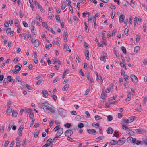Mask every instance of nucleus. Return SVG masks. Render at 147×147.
<instances>
[{"label":"nucleus","instance_id":"f257e3e1","mask_svg":"<svg viewBox=\"0 0 147 147\" xmlns=\"http://www.w3.org/2000/svg\"><path fill=\"white\" fill-rule=\"evenodd\" d=\"M135 131L136 132L140 134L144 133L146 132V130L144 129L140 128L138 129H136Z\"/></svg>","mask_w":147,"mask_h":147},{"label":"nucleus","instance_id":"f03ea898","mask_svg":"<svg viewBox=\"0 0 147 147\" xmlns=\"http://www.w3.org/2000/svg\"><path fill=\"white\" fill-rule=\"evenodd\" d=\"M32 42L33 43L34 46L36 47H38L39 45V41L38 39H36L34 41L32 39L31 40Z\"/></svg>","mask_w":147,"mask_h":147},{"label":"nucleus","instance_id":"7ed1b4c3","mask_svg":"<svg viewBox=\"0 0 147 147\" xmlns=\"http://www.w3.org/2000/svg\"><path fill=\"white\" fill-rule=\"evenodd\" d=\"M73 134L72 131L70 129H69L66 130L65 133V135L67 137H69L71 136Z\"/></svg>","mask_w":147,"mask_h":147},{"label":"nucleus","instance_id":"20e7f679","mask_svg":"<svg viewBox=\"0 0 147 147\" xmlns=\"http://www.w3.org/2000/svg\"><path fill=\"white\" fill-rule=\"evenodd\" d=\"M133 82H135V83H137L138 81V79L137 77L134 75H131L130 76Z\"/></svg>","mask_w":147,"mask_h":147},{"label":"nucleus","instance_id":"39448f33","mask_svg":"<svg viewBox=\"0 0 147 147\" xmlns=\"http://www.w3.org/2000/svg\"><path fill=\"white\" fill-rule=\"evenodd\" d=\"M63 128H61L56 133L55 135V138H58L63 132Z\"/></svg>","mask_w":147,"mask_h":147},{"label":"nucleus","instance_id":"423d86ee","mask_svg":"<svg viewBox=\"0 0 147 147\" xmlns=\"http://www.w3.org/2000/svg\"><path fill=\"white\" fill-rule=\"evenodd\" d=\"M136 140V139L135 138H132V141L133 143L137 145L140 144L141 143V141L139 140Z\"/></svg>","mask_w":147,"mask_h":147},{"label":"nucleus","instance_id":"0eeeda50","mask_svg":"<svg viewBox=\"0 0 147 147\" xmlns=\"http://www.w3.org/2000/svg\"><path fill=\"white\" fill-rule=\"evenodd\" d=\"M87 131L88 133L90 134H94V135H95L96 134V131L94 129H87Z\"/></svg>","mask_w":147,"mask_h":147},{"label":"nucleus","instance_id":"6e6552de","mask_svg":"<svg viewBox=\"0 0 147 147\" xmlns=\"http://www.w3.org/2000/svg\"><path fill=\"white\" fill-rule=\"evenodd\" d=\"M46 104V102L45 101L44 103H42V101H41L40 103H39V104L38 105V107L39 108H43L44 106V104Z\"/></svg>","mask_w":147,"mask_h":147},{"label":"nucleus","instance_id":"1a4fd4ad","mask_svg":"<svg viewBox=\"0 0 147 147\" xmlns=\"http://www.w3.org/2000/svg\"><path fill=\"white\" fill-rule=\"evenodd\" d=\"M107 132L109 134H111L113 131V130L111 127H108L107 130Z\"/></svg>","mask_w":147,"mask_h":147},{"label":"nucleus","instance_id":"9d476101","mask_svg":"<svg viewBox=\"0 0 147 147\" xmlns=\"http://www.w3.org/2000/svg\"><path fill=\"white\" fill-rule=\"evenodd\" d=\"M23 127H22L21 126H20L18 130V133L19 134L20 136H22V134H21V132L23 130Z\"/></svg>","mask_w":147,"mask_h":147},{"label":"nucleus","instance_id":"9b49d317","mask_svg":"<svg viewBox=\"0 0 147 147\" xmlns=\"http://www.w3.org/2000/svg\"><path fill=\"white\" fill-rule=\"evenodd\" d=\"M125 140H119L117 141V144L119 145H121L125 142Z\"/></svg>","mask_w":147,"mask_h":147},{"label":"nucleus","instance_id":"f8f14e48","mask_svg":"<svg viewBox=\"0 0 147 147\" xmlns=\"http://www.w3.org/2000/svg\"><path fill=\"white\" fill-rule=\"evenodd\" d=\"M125 16L124 15H120L119 17V22L120 23L122 22L124 20Z\"/></svg>","mask_w":147,"mask_h":147},{"label":"nucleus","instance_id":"ddd939ff","mask_svg":"<svg viewBox=\"0 0 147 147\" xmlns=\"http://www.w3.org/2000/svg\"><path fill=\"white\" fill-rule=\"evenodd\" d=\"M47 110H49L50 112L53 113H54L55 111L53 109V107L51 105H50V107L49 108H47Z\"/></svg>","mask_w":147,"mask_h":147},{"label":"nucleus","instance_id":"4468645a","mask_svg":"<svg viewBox=\"0 0 147 147\" xmlns=\"http://www.w3.org/2000/svg\"><path fill=\"white\" fill-rule=\"evenodd\" d=\"M19 68H18V69H15V71H14V72L13 73V74H18V73L19 71L21 69V67H22V65H19Z\"/></svg>","mask_w":147,"mask_h":147},{"label":"nucleus","instance_id":"2eb2a0df","mask_svg":"<svg viewBox=\"0 0 147 147\" xmlns=\"http://www.w3.org/2000/svg\"><path fill=\"white\" fill-rule=\"evenodd\" d=\"M42 92L43 95L45 97H47L48 96V92L46 90H43L42 91Z\"/></svg>","mask_w":147,"mask_h":147},{"label":"nucleus","instance_id":"dca6fc26","mask_svg":"<svg viewBox=\"0 0 147 147\" xmlns=\"http://www.w3.org/2000/svg\"><path fill=\"white\" fill-rule=\"evenodd\" d=\"M69 85L68 84H66L65 86L62 89L63 91H67V90L69 87Z\"/></svg>","mask_w":147,"mask_h":147},{"label":"nucleus","instance_id":"f3484780","mask_svg":"<svg viewBox=\"0 0 147 147\" xmlns=\"http://www.w3.org/2000/svg\"><path fill=\"white\" fill-rule=\"evenodd\" d=\"M52 140L51 138H49L46 141V145H47V146L50 145V144L51 141H52Z\"/></svg>","mask_w":147,"mask_h":147},{"label":"nucleus","instance_id":"a211bd4d","mask_svg":"<svg viewBox=\"0 0 147 147\" xmlns=\"http://www.w3.org/2000/svg\"><path fill=\"white\" fill-rule=\"evenodd\" d=\"M35 5L36 7L40 9L41 10H43V9L42 7L40 5L38 2H36V3H35Z\"/></svg>","mask_w":147,"mask_h":147},{"label":"nucleus","instance_id":"6ab92c4d","mask_svg":"<svg viewBox=\"0 0 147 147\" xmlns=\"http://www.w3.org/2000/svg\"><path fill=\"white\" fill-rule=\"evenodd\" d=\"M86 54H85V56H86V58L87 60H88L89 58V51L88 50H85Z\"/></svg>","mask_w":147,"mask_h":147},{"label":"nucleus","instance_id":"aec40b11","mask_svg":"<svg viewBox=\"0 0 147 147\" xmlns=\"http://www.w3.org/2000/svg\"><path fill=\"white\" fill-rule=\"evenodd\" d=\"M60 126L57 125L53 129V131H56L59 130H60Z\"/></svg>","mask_w":147,"mask_h":147},{"label":"nucleus","instance_id":"412c9836","mask_svg":"<svg viewBox=\"0 0 147 147\" xmlns=\"http://www.w3.org/2000/svg\"><path fill=\"white\" fill-rule=\"evenodd\" d=\"M68 37V34L67 32H65L64 35L63 36V38L64 40H67V38Z\"/></svg>","mask_w":147,"mask_h":147},{"label":"nucleus","instance_id":"4be33fe9","mask_svg":"<svg viewBox=\"0 0 147 147\" xmlns=\"http://www.w3.org/2000/svg\"><path fill=\"white\" fill-rule=\"evenodd\" d=\"M82 39L83 38L82 36L81 35H79L78 38V40L80 43H81V42H82Z\"/></svg>","mask_w":147,"mask_h":147},{"label":"nucleus","instance_id":"5701e85b","mask_svg":"<svg viewBox=\"0 0 147 147\" xmlns=\"http://www.w3.org/2000/svg\"><path fill=\"white\" fill-rule=\"evenodd\" d=\"M117 142L116 140H113L110 142V144L111 145H115L117 144Z\"/></svg>","mask_w":147,"mask_h":147},{"label":"nucleus","instance_id":"b1692460","mask_svg":"<svg viewBox=\"0 0 147 147\" xmlns=\"http://www.w3.org/2000/svg\"><path fill=\"white\" fill-rule=\"evenodd\" d=\"M121 50L123 51V53L124 54H126V51L125 48L124 47L122 46L121 47Z\"/></svg>","mask_w":147,"mask_h":147},{"label":"nucleus","instance_id":"393cba45","mask_svg":"<svg viewBox=\"0 0 147 147\" xmlns=\"http://www.w3.org/2000/svg\"><path fill=\"white\" fill-rule=\"evenodd\" d=\"M24 111L26 113H30L31 112H32V110L31 109H24Z\"/></svg>","mask_w":147,"mask_h":147},{"label":"nucleus","instance_id":"a878e982","mask_svg":"<svg viewBox=\"0 0 147 147\" xmlns=\"http://www.w3.org/2000/svg\"><path fill=\"white\" fill-rule=\"evenodd\" d=\"M101 43L102 44V45L103 44L105 46H107V41H106L104 38L103 39V41H101Z\"/></svg>","mask_w":147,"mask_h":147},{"label":"nucleus","instance_id":"bb28decb","mask_svg":"<svg viewBox=\"0 0 147 147\" xmlns=\"http://www.w3.org/2000/svg\"><path fill=\"white\" fill-rule=\"evenodd\" d=\"M140 47L139 46H136L134 49V52H136V53H137Z\"/></svg>","mask_w":147,"mask_h":147},{"label":"nucleus","instance_id":"cd10ccee","mask_svg":"<svg viewBox=\"0 0 147 147\" xmlns=\"http://www.w3.org/2000/svg\"><path fill=\"white\" fill-rule=\"evenodd\" d=\"M95 118L96 120H100L102 119V117L98 115H96L95 116Z\"/></svg>","mask_w":147,"mask_h":147},{"label":"nucleus","instance_id":"c85d7f7f","mask_svg":"<svg viewBox=\"0 0 147 147\" xmlns=\"http://www.w3.org/2000/svg\"><path fill=\"white\" fill-rule=\"evenodd\" d=\"M107 119L108 121H111L113 119V117L111 115H109L107 117Z\"/></svg>","mask_w":147,"mask_h":147},{"label":"nucleus","instance_id":"c756f323","mask_svg":"<svg viewBox=\"0 0 147 147\" xmlns=\"http://www.w3.org/2000/svg\"><path fill=\"white\" fill-rule=\"evenodd\" d=\"M81 119V117L79 115H77L75 118V120L77 121Z\"/></svg>","mask_w":147,"mask_h":147},{"label":"nucleus","instance_id":"7c9ffc66","mask_svg":"<svg viewBox=\"0 0 147 147\" xmlns=\"http://www.w3.org/2000/svg\"><path fill=\"white\" fill-rule=\"evenodd\" d=\"M12 114L13 116L16 117L17 116V113L16 111L13 110L12 112Z\"/></svg>","mask_w":147,"mask_h":147},{"label":"nucleus","instance_id":"2f4dec72","mask_svg":"<svg viewBox=\"0 0 147 147\" xmlns=\"http://www.w3.org/2000/svg\"><path fill=\"white\" fill-rule=\"evenodd\" d=\"M84 127V124L82 123H80L78 125V128H82Z\"/></svg>","mask_w":147,"mask_h":147},{"label":"nucleus","instance_id":"473e14b6","mask_svg":"<svg viewBox=\"0 0 147 147\" xmlns=\"http://www.w3.org/2000/svg\"><path fill=\"white\" fill-rule=\"evenodd\" d=\"M122 128L123 129H125L126 130H129V129L126 126V125H122Z\"/></svg>","mask_w":147,"mask_h":147},{"label":"nucleus","instance_id":"72a5a7b5","mask_svg":"<svg viewBox=\"0 0 147 147\" xmlns=\"http://www.w3.org/2000/svg\"><path fill=\"white\" fill-rule=\"evenodd\" d=\"M123 125H124L125 124H127L129 121V120L128 119H125L123 121Z\"/></svg>","mask_w":147,"mask_h":147},{"label":"nucleus","instance_id":"f704fd0d","mask_svg":"<svg viewBox=\"0 0 147 147\" xmlns=\"http://www.w3.org/2000/svg\"><path fill=\"white\" fill-rule=\"evenodd\" d=\"M136 42H139L140 40V38L139 36L138 35H136Z\"/></svg>","mask_w":147,"mask_h":147},{"label":"nucleus","instance_id":"c9c22d12","mask_svg":"<svg viewBox=\"0 0 147 147\" xmlns=\"http://www.w3.org/2000/svg\"><path fill=\"white\" fill-rule=\"evenodd\" d=\"M100 59L101 61H103L105 62L106 61L105 59V56H101Z\"/></svg>","mask_w":147,"mask_h":147},{"label":"nucleus","instance_id":"e433bc0d","mask_svg":"<svg viewBox=\"0 0 147 147\" xmlns=\"http://www.w3.org/2000/svg\"><path fill=\"white\" fill-rule=\"evenodd\" d=\"M108 6L109 8L112 9H115L116 8L115 7L113 4L109 5Z\"/></svg>","mask_w":147,"mask_h":147},{"label":"nucleus","instance_id":"4c0bfd02","mask_svg":"<svg viewBox=\"0 0 147 147\" xmlns=\"http://www.w3.org/2000/svg\"><path fill=\"white\" fill-rule=\"evenodd\" d=\"M129 133L130 135L131 136H133L135 135V133L132 130H129Z\"/></svg>","mask_w":147,"mask_h":147},{"label":"nucleus","instance_id":"58836bf2","mask_svg":"<svg viewBox=\"0 0 147 147\" xmlns=\"http://www.w3.org/2000/svg\"><path fill=\"white\" fill-rule=\"evenodd\" d=\"M39 131H36L34 133V137L36 138L38 137V135L39 134Z\"/></svg>","mask_w":147,"mask_h":147},{"label":"nucleus","instance_id":"ea45409f","mask_svg":"<svg viewBox=\"0 0 147 147\" xmlns=\"http://www.w3.org/2000/svg\"><path fill=\"white\" fill-rule=\"evenodd\" d=\"M71 124L70 123H67L66 124H65L64 125V126L65 127H66L67 128H70L71 126Z\"/></svg>","mask_w":147,"mask_h":147},{"label":"nucleus","instance_id":"a19ab883","mask_svg":"<svg viewBox=\"0 0 147 147\" xmlns=\"http://www.w3.org/2000/svg\"><path fill=\"white\" fill-rule=\"evenodd\" d=\"M90 88L89 86V88L87 89L84 95H87L88 94V93L90 91Z\"/></svg>","mask_w":147,"mask_h":147},{"label":"nucleus","instance_id":"79ce46f5","mask_svg":"<svg viewBox=\"0 0 147 147\" xmlns=\"http://www.w3.org/2000/svg\"><path fill=\"white\" fill-rule=\"evenodd\" d=\"M50 107V106H49L48 105V104L47 102H46V104H44V107L43 108V109H44V108L45 107H46V109L47 110V108H49Z\"/></svg>","mask_w":147,"mask_h":147},{"label":"nucleus","instance_id":"37998d69","mask_svg":"<svg viewBox=\"0 0 147 147\" xmlns=\"http://www.w3.org/2000/svg\"><path fill=\"white\" fill-rule=\"evenodd\" d=\"M26 140H24L23 141L22 146L24 147H25L26 146Z\"/></svg>","mask_w":147,"mask_h":147},{"label":"nucleus","instance_id":"c03bdc74","mask_svg":"<svg viewBox=\"0 0 147 147\" xmlns=\"http://www.w3.org/2000/svg\"><path fill=\"white\" fill-rule=\"evenodd\" d=\"M106 32L105 31H103L102 33V38L103 39L104 38V39H105V33Z\"/></svg>","mask_w":147,"mask_h":147},{"label":"nucleus","instance_id":"a18cd8bd","mask_svg":"<svg viewBox=\"0 0 147 147\" xmlns=\"http://www.w3.org/2000/svg\"><path fill=\"white\" fill-rule=\"evenodd\" d=\"M102 138L103 137L102 136H99L96 138V140L97 141H99L100 140H102Z\"/></svg>","mask_w":147,"mask_h":147},{"label":"nucleus","instance_id":"49530a36","mask_svg":"<svg viewBox=\"0 0 147 147\" xmlns=\"http://www.w3.org/2000/svg\"><path fill=\"white\" fill-rule=\"evenodd\" d=\"M11 31V29L10 28H8L6 29V32L7 34L9 33Z\"/></svg>","mask_w":147,"mask_h":147},{"label":"nucleus","instance_id":"de8ad7c7","mask_svg":"<svg viewBox=\"0 0 147 147\" xmlns=\"http://www.w3.org/2000/svg\"><path fill=\"white\" fill-rule=\"evenodd\" d=\"M25 86L28 89H29V90H32L33 89L32 88V87L29 86L27 84H26Z\"/></svg>","mask_w":147,"mask_h":147},{"label":"nucleus","instance_id":"09e8293b","mask_svg":"<svg viewBox=\"0 0 147 147\" xmlns=\"http://www.w3.org/2000/svg\"><path fill=\"white\" fill-rule=\"evenodd\" d=\"M4 127L1 126L0 127V131L1 133H3L4 131Z\"/></svg>","mask_w":147,"mask_h":147},{"label":"nucleus","instance_id":"8fccbe9b","mask_svg":"<svg viewBox=\"0 0 147 147\" xmlns=\"http://www.w3.org/2000/svg\"><path fill=\"white\" fill-rule=\"evenodd\" d=\"M66 7V4H62L61 7V9L62 10H64Z\"/></svg>","mask_w":147,"mask_h":147},{"label":"nucleus","instance_id":"3c124183","mask_svg":"<svg viewBox=\"0 0 147 147\" xmlns=\"http://www.w3.org/2000/svg\"><path fill=\"white\" fill-rule=\"evenodd\" d=\"M49 17L51 19L54 18V16L51 13H49Z\"/></svg>","mask_w":147,"mask_h":147},{"label":"nucleus","instance_id":"603ef678","mask_svg":"<svg viewBox=\"0 0 147 147\" xmlns=\"http://www.w3.org/2000/svg\"><path fill=\"white\" fill-rule=\"evenodd\" d=\"M123 114L122 113H118V117L119 118H121L122 117Z\"/></svg>","mask_w":147,"mask_h":147},{"label":"nucleus","instance_id":"864d4df0","mask_svg":"<svg viewBox=\"0 0 147 147\" xmlns=\"http://www.w3.org/2000/svg\"><path fill=\"white\" fill-rule=\"evenodd\" d=\"M80 4L79 2H78L77 4V7L78 8V9L79 10L80 8Z\"/></svg>","mask_w":147,"mask_h":147},{"label":"nucleus","instance_id":"5fc2aeb1","mask_svg":"<svg viewBox=\"0 0 147 147\" xmlns=\"http://www.w3.org/2000/svg\"><path fill=\"white\" fill-rule=\"evenodd\" d=\"M34 117V114L33 113L31 112L30 113L29 115V117L32 119Z\"/></svg>","mask_w":147,"mask_h":147},{"label":"nucleus","instance_id":"6e6d98bb","mask_svg":"<svg viewBox=\"0 0 147 147\" xmlns=\"http://www.w3.org/2000/svg\"><path fill=\"white\" fill-rule=\"evenodd\" d=\"M43 81V80L41 79L38 80L36 82L37 85H39L40 84L41 82Z\"/></svg>","mask_w":147,"mask_h":147},{"label":"nucleus","instance_id":"4d7b16f0","mask_svg":"<svg viewBox=\"0 0 147 147\" xmlns=\"http://www.w3.org/2000/svg\"><path fill=\"white\" fill-rule=\"evenodd\" d=\"M9 144V142L8 141H6L4 144V147H7V146Z\"/></svg>","mask_w":147,"mask_h":147},{"label":"nucleus","instance_id":"13d9d810","mask_svg":"<svg viewBox=\"0 0 147 147\" xmlns=\"http://www.w3.org/2000/svg\"><path fill=\"white\" fill-rule=\"evenodd\" d=\"M129 31V29L128 28H126L124 31V33L126 35V34L128 33V32Z\"/></svg>","mask_w":147,"mask_h":147},{"label":"nucleus","instance_id":"bf43d9fd","mask_svg":"<svg viewBox=\"0 0 147 147\" xmlns=\"http://www.w3.org/2000/svg\"><path fill=\"white\" fill-rule=\"evenodd\" d=\"M69 47L66 44H65L64 45V47L63 48V49H69Z\"/></svg>","mask_w":147,"mask_h":147},{"label":"nucleus","instance_id":"052dcab7","mask_svg":"<svg viewBox=\"0 0 147 147\" xmlns=\"http://www.w3.org/2000/svg\"><path fill=\"white\" fill-rule=\"evenodd\" d=\"M33 56L34 58L36 59L37 56V52L36 51H35L33 53Z\"/></svg>","mask_w":147,"mask_h":147},{"label":"nucleus","instance_id":"680f3d73","mask_svg":"<svg viewBox=\"0 0 147 147\" xmlns=\"http://www.w3.org/2000/svg\"><path fill=\"white\" fill-rule=\"evenodd\" d=\"M71 113L73 115H77L76 112L75 111H72L71 112Z\"/></svg>","mask_w":147,"mask_h":147},{"label":"nucleus","instance_id":"e2e57ef3","mask_svg":"<svg viewBox=\"0 0 147 147\" xmlns=\"http://www.w3.org/2000/svg\"><path fill=\"white\" fill-rule=\"evenodd\" d=\"M23 24L25 27H27L28 24L26 22L23 21Z\"/></svg>","mask_w":147,"mask_h":147},{"label":"nucleus","instance_id":"0e129e2a","mask_svg":"<svg viewBox=\"0 0 147 147\" xmlns=\"http://www.w3.org/2000/svg\"><path fill=\"white\" fill-rule=\"evenodd\" d=\"M39 123H36L35 125L33 126V127L34 128H37V127H38L39 126Z\"/></svg>","mask_w":147,"mask_h":147},{"label":"nucleus","instance_id":"69168bd1","mask_svg":"<svg viewBox=\"0 0 147 147\" xmlns=\"http://www.w3.org/2000/svg\"><path fill=\"white\" fill-rule=\"evenodd\" d=\"M55 18L56 20H57L58 21L60 20V17L59 15H57L55 16Z\"/></svg>","mask_w":147,"mask_h":147},{"label":"nucleus","instance_id":"338daca9","mask_svg":"<svg viewBox=\"0 0 147 147\" xmlns=\"http://www.w3.org/2000/svg\"><path fill=\"white\" fill-rule=\"evenodd\" d=\"M116 31H117L116 29H114L112 32L111 34L112 35H114L115 34Z\"/></svg>","mask_w":147,"mask_h":147},{"label":"nucleus","instance_id":"774afa93","mask_svg":"<svg viewBox=\"0 0 147 147\" xmlns=\"http://www.w3.org/2000/svg\"><path fill=\"white\" fill-rule=\"evenodd\" d=\"M143 142L144 144L147 145V138H145L143 140Z\"/></svg>","mask_w":147,"mask_h":147}]
</instances>
